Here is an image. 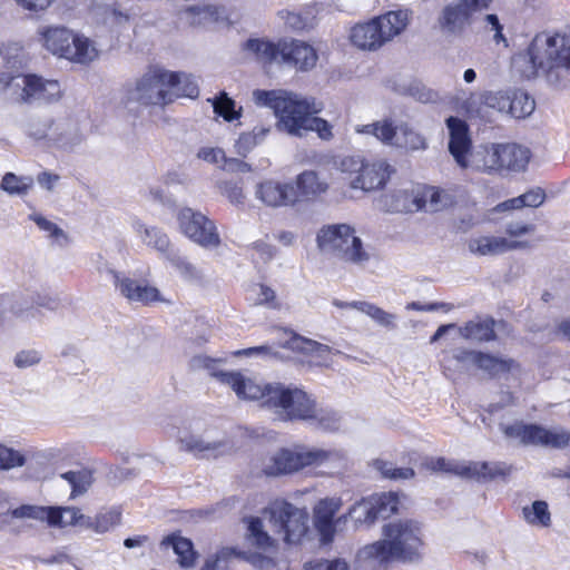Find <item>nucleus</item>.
<instances>
[{"mask_svg":"<svg viewBox=\"0 0 570 570\" xmlns=\"http://www.w3.org/2000/svg\"><path fill=\"white\" fill-rule=\"evenodd\" d=\"M222 383L232 387L238 399L261 401L282 423L306 422L323 428L345 423L336 410L322 406L316 399L296 384L257 382L239 372H213Z\"/></svg>","mask_w":570,"mask_h":570,"instance_id":"obj_1","label":"nucleus"},{"mask_svg":"<svg viewBox=\"0 0 570 570\" xmlns=\"http://www.w3.org/2000/svg\"><path fill=\"white\" fill-rule=\"evenodd\" d=\"M513 68L525 79L540 73L556 87L570 83V33L540 32L530 42L525 52L512 59Z\"/></svg>","mask_w":570,"mask_h":570,"instance_id":"obj_2","label":"nucleus"},{"mask_svg":"<svg viewBox=\"0 0 570 570\" xmlns=\"http://www.w3.org/2000/svg\"><path fill=\"white\" fill-rule=\"evenodd\" d=\"M383 535L384 539L364 548L366 557L380 563L413 562L422 558L425 543L420 522L412 519L389 522L383 527Z\"/></svg>","mask_w":570,"mask_h":570,"instance_id":"obj_3","label":"nucleus"},{"mask_svg":"<svg viewBox=\"0 0 570 570\" xmlns=\"http://www.w3.org/2000/svg\"><path fill=\"white\" fill-rule=\"evenodd\" d=\"M254 100L257 105L269 107L277 117V128L295 137L304 136V126L309 116L322 110L313 97H305L285 90H255Z\"/></svg>","mask_w":570,"mask_h":570,"instance_id":"obj_4","label":"nucleus"},{"mask_svg":"<svg viewBox=\"0 0 570 570\" xmlns=\"http://www.w3.org/2000/svg\"><path fill=\"white\" fill-rule=\"evenodd\" d=\"M446 127L450 134L449 151L460 167H472L484 173L499 170L497 145L481 146L470 153L471 139L466 122L451 116L446 119Z\"/></svg>","mask_w":570,"mask_h":570,"instance_id":"obj_5","label":"nucleus"},{"mask_svg":"<svg viewBox=\"0 0 570 570\" xmlns=\"http://www.w3.org/2000/svg\"><path fill=\"white\" fill-rule=\"evenodd\" d=\"M39 35L48 51L71 62L88 65L98 58L99 51L92 40L66 27H43Z\"/></svg>","mask_w":570,"mask_h":570,"instance_id":"obj_6","label":"nucleus"},{"mask_svg":"<svg viewBox=\"0 0 570 570\" xmlns=\"http://www.w3.org/2000/svg\"><path fill=\"white\" fill-rule=\"evenodd\" d=\"M321 252L355 265H364L370 261L363 242L355 235V229L347 224H333L320 229L316 237Z\"/></svg>","mask_w":570,"mask_h":570,"instance_id":"obj_7","label":"nucleus"},{"mask_svg":"<svg viewBox=\"0 0 570 570\" xmlns=\"http://www.w3.org/2000/svg\"><path fill=\"white\" fill-rule=\"evenodd\" d=\"M409 22L407 11H390L351 30V41L363 50H375L400 35Z\"/></svg>","mask_w":570,"mask_h":570,"instance_id":"obj_8","label":"nucleus"},{"mask_svg":"<svg viewBox=\"0 0 570 570\" xmlns=\"http://www.w3.org/2000/svg\"><path fill=\"white\" fill-rule=\"evenodd\" d=\"M176 76L163 68H150L135 85L126 88L125 104L129 107L131 104L140 106H159L164 107L170 104L171 94L168 86Z\"/></svg>","mask_w":570,"mask_h":570,"instance_id":"obj_9","label":"nucleus"},{"mask_svg":"<svg viewBox=\"0 0 570 570\" xmlns=\"http://www.w3.org/2000/svg\"><path fill=\"white\" fill-rule=\"evenodd\" d=\"M358 134L371 135L384 145L404 148L407 150H420L426 148L425 138L415 131L407 124L394 126L392 120L383 119L367 125L355 127Z\"/></svg>","mask_w":570,"mask_h":570,"instance_id":"obj_10","label":"nucleus"},{"mask_svg":"<svg viewBox=\"0 0 570 570\" xmlns=\"http://www.w3.org/2000/svg\"><path fill=\"white\" fill-rule=\"evenodd\" d=\"M421 468L432 473H446L460 476L493 480L510 475L512 468L504 463L471 462L466 465L446 460L443 456H426Z\"/></svg>","mask_w":570,"mask_h":570,"instance_id":"obj_11","label":"nucleus"},{"mask_svg":"<svg viewBox=\"0 0 570 570\" xmlns=\"http://www.w3.org/2000/svg\"><path fill=\"white\" fill-rule=\"evenodd\" d=\"M492 0H452L439 12L436 22L446 36H460L472 23L473 16L487 9Z\"/></svg>","mask_w":570,"mask_h":570,"instance_id":"obj_12","label":"nucleus"},{"mask_svg":"<svg viewBox=\"0 0 570 570\" xmlns=\"http://www.w3.org/2000/svg\"><path fill=\"white\" fill-rule=\"evenodd\" d=\"M179 230L195 244L207 248L220 245V236L215 223L203 213L190 207H183L177 212Z\"/></svg>","mask_w":570,"mask_h":570,"instance_id":"obj_13","label":"nucleus"},{"mask_svg":"<svg viewBox=\"0 0 570 570\" xmlns=\"http://www.w3.org/2000/svg\"><path fill=\"white\" fill-rule=\"evenodd\" d=\"M274 532L283 535L287 544H297L308 532V515L289 502H282L271 509Z\"/></svg>","mask_w":570,"mask_h":570,"instance_id":"obj_14","label":"nucleus"},{"mask_svg":"<svg viewBox=\"0 0 570 570\" xmlns=\"http://www.w3.org/2000/svg\"><path fill=\"white\" fill-rule=\"evenodd\" d=\"M400 498L395 492H383L363 498L348 511L356 524L371 525L377 520H386L399 511Z\"/></svg>","mask_w":570,"mask_h":570,"instance_id":"obj_15","label":"nucleus"},{"mask_svg":"<svg viewBox=\"0 0 570 570\" xmlns=\"http://www.w3.org/2000/svg\"><path fill=\"white\" fill-rule=\"evenodd\" d=\"M327 459L324 451H293L281 449L269 458L268 463L264 465L263 472L268 476H278L292 474L306 466L320 465Z\"/></svg>","mask_w":570,"mask_h":570,"instance_id":"obj_16","label":"nucleus"},{"mask_svg":"<svg viewBox=\"0 0 570 570\" xmlns=\"http://www.w3.org/2000/svg\"><path fill=\"white\" fill-rule=\"evenodd\" d=\"M484 102L488 107L507 111L518 119L529 117L535 109L534 99L522 90H515L511 95L489 92L484 96Z\"/></svg>","mask_w":570,"mask_h":570,"instance_id":"obj_17","label":"nucleus"},{"mask_svg":"<svg viewBox=\"0 0 570 570\" xmlns=\"http://www.w3.org/2000/svg\"><path fill=\"white\" fill-rule=\"evenodd\" d=\"M21 87L19 98L24 102H53L61 97V86L57 80H45L36 75H24L17 83Z\"/></svg>","mask_w":570,"mask_h":570,"instance_id":"obj_18","label":"nucleus"},{"mask_svg":"<svg viewBox=\"0 0 570 570\" xmlns=\"http://www.w3.org/2000/svg\"><path fill=\"white\" fill-rule=\"evenodd\" d=\"M255 196L269 207L293 206L297 202V190L293 184L274 179L259 183Z\"/></svg>","mask_w":570,"mask_h":570,"instance_id":"obj_19","label":"nucleus"},{"mask_svg":"<svg viewBox=\"0 0 570 570\" xmlns=\"http://www.w3.org/2000/svg\"><path fill=\"white\" fill-rule=\"evenodd\" d=\"M508 438H518L524 444H541L562 449L570 445L567 430H504Z\"/></svg>","mask_w":570,"mask_h":570,"instance_id":"obj_20","label":"nucleus"},{"mask_svg":"<svg viewBox=\"0 0 570 570\" xmlns=\"http://www.w3.org/2000/svg\"><path fill=\"white\" fill-rule=\"evenodd\" d=\"M55 122L48 116H30L23 127L26 135L45 146L68 148L69 144L56 132Z\"/></svg>","mask_w":570,"mask_h":570,"instance_id":"obj_21","label":"nucleus"},{"mask_svg":"<svg viewBox=\"0 0 570 570\" xmlns=\"http://www.w3.org/2000/svg\"><path fill=\"white\" fill-rule=\"evenodd\" d=\"M342 505L338 498H326L317 502L314 508V523L315 528L325 543L331 542L335 534L334 518L340 511Z\"/></svg>","mask_w":570,"mask_h":570,"instance_id":"obj_22","label":"nucleus"},{"mask_svg":"<svg viewBox=\"0 0 570 570\" xmlns=\"http://www.w3.org/2000/svg\"><path fill=\"white\" fill-rule=\"evenodd\" d=\"M281 61L298 70H308L317 61L315 49L299 40L281 43Z\"/></svg>","mask_w":570,"mask_h":570,"instance_id":"obj_23","label":"nucleus"},{"mask_svg":"<svg viewBox=\"0 0 570 570\" xmlns=\"http://www.w3.org/2000/svg\"><path fill=\"white\" fill-rule=\"evenodd\" d=\"M391 173V166L385 161L363 163L361 173L351 179L350 185L354 189L374 190L385 185Z\"/></svg>","mask_w":570,"mask_h":570,"instance_id":"obj_24","label":"nucleus"},{"mask_svg":"<svg viewBox=\"0 0 570 570\" xmlns=\"http://www.w3.org/2000/svg\"><path fill=\"white\" fill-rule=\"evenodd\" d=\"M283 346L285 348L309 356V362L316 366L327 365L330 362V346L303 337L298 334L291 333L289 338L285 341Z\"/></svg>","mask_w":570,"mask_h":570,"instance_id":"obj_25","label":"nucleus"},{"mask_svg":"<svg viewBox=\"0 0 570 570\" xmlns=\"http://www.w3.org/2000/svg\"><path fill=\"white\" fill-rule=\"evenodd\" d=\"M527 242L510 240L498 236H481L469 240L468 247L472 254L480 256H493L513 249L524 248Z\"/></svg>","mask_w":570,"mask_h":570,"instance_id":"obj_26","label":"nucleus"},{"mask_svg":"<svg viewBox=\"0 0 570 570\" xmlns=\"http://www.w3.org/2000/svg\"><path fill=\"white\" fill-rule=\"evenodd\" d=\"M234 558L246 559L247 561L258 567H264L265 564H274L271 558L259 553L246 556V553L238 552L233 548H223L215 554L214 558L208 559L200 570H226L229 562Z\"/></svg>","mask_w":570,"mask_h":570,"instance_id":"obj_27","label":"nucleus"},{"mask_svg":"<svg viewBox=\"0 0 570 570\" xmlns=\"http://www.w3.org/2000/svg\"><path fill=\"white\" fill-rule=\"evenodd\" d=\"M160 547L165 549L171 547L180 567L191 568L196 564L198 552L195 550L191 540L183 537L179 531L164 537Z\"/></svg>","mask_w":570,"mask_h":570,"instance_id":"obj_28","label":"nucleus"},{"mask_svg":"<svg viewBox=\"0 0 570 570\" xmlns=\"http://www.w3.org/2000/svg\"><path fill=\"white\" fill-rule=\"evenodd\" d=\"M497 151L499 156V170H523L530 159L529 149L517 144H498Z\"/></svg>","mask_w":570,"mask_h":570,"instance_id":"obj_29","label":"nucleus"},{"mask_svg":"<svg viewBox=\"0 0 570 570\" xmlns=\"http://www.w3.org/2000/svg\"><path fill=\"white\" fill-rule=\"evenodd\" d=\"M135 230L147 247L155 249L165 259L175 249L168 235L159 227L137 223Z\"/></svg>","mask_w":570,"mask_h":570,"instance_id":"obj_30","label":"nucleus"},{"mask_svg":"<svg viewBox=\"0 0 570 570\" xmlns=\"http://www.w3.org/2000/svg\"><path fill=\"white\" fill-rule=\"evenodd\" d=\"M189 24L208 28L225 19V10L215 4L189 6L184 10Z\"/></svg>","mask_w":570,"mask_h":570,"instance_id":"obj_31","label":"nucleus"},{"mask_svg":"<svg viewBox=\"0 0 570 570\" xmlns=\"http://www.w3.org/2000/svg\"><path fill=\"white\" fill-rule=\"evenodd\" d=\"M328 184L314 170H304L296 177L297 197L316 198L328 190Z\"/></svg>","mask_w":570,"mask_h":570,"instance_id":"obj_32","label":"nucleus"},{"mask_svg":"<svg viewBox=\"0 0 570 570\" xmlns=\"http://www.w3.org/2000/svg\"><path fill=\"white\" fill-rule=\"evenodd\" d=\"M495 321L491 317H476L460 327V334L465 340L489 342L495 338Z\"/></svg>","mask_w":570,"mask_h":570,"instance_id":"obj_33","label":"nucleus"},{"mask_svg":"<svg viewBox=\"0 0 570 570\" xmlns=\"http://www.w3.org/2000/svg\"><path fill=\"white\" fill-rule=\"evenodd\" d=\"M247 521V540L258 550L271 551L276 548V541L264 530L261 518L249 517Z\"/></svg>","mask_w":570,"mask_h":570,"instance_id":"obj_34","label":"nucleus"},{"mask_svg":"<svg viewBox=\"0 0 570 570\" xmlns=\"http://www.w3.org/2000/svg\"><path fill=\"white\" fill-rule=\"evenodd\" d=\"M121 514V510L116 507L101 510L94 518L86 519V528L97 533H105L120 523Z\"/></svg>","mask_w":570,"mask_h":570,"instance_id":"obj_35","label":"nucleus"},{"mask_svg":"<svg viewBox=\"0 0 570 570\" xmlns=\"http://www.w3.org/2000/svg\"><path fill=\"white\" fill-rule=\"evenodd\" d=\"M170 73L176 76V79L171 81L173 85L168 86L169 94H171L170 104L179 97H187L191 99L198 97L199 88L194 77L183 72L170 71Z\"/></svg>","mask_w":570,"mask_h":570,"instance_id":"obj_36","label":"nucleus"},{"mask_svg":"<svg viewBox=\"0 0 570 570\" xmlns=\"http://www.w3.org/2000/svg\"><path fill=\"white\" fill-rule=\"evenodd\" d=\"M421 200L423 205L420 207L428 212H439L454 203V197L449 191L435 187L424 189Z\"/></svg>","mask_w":570,"mask_h":570,"instance_id":"obj_37","label":"nucleus"},{"mask_svg":"<svg viewBox=\"0 0 570 570\" xmlns=\"http://www.w3.org/2000/svg\"><path fill=\"white\" fill-rule=\"evenodd\" d=\"M245 48L255 55V57L262 62H282L281 61V45L275 46L273 42L249 39L246 42Z\"/></svg>","mask_w":570,"mask_h":570,"instance_id":"obj_38","label":"nucleus"},{"mask_svg":"<svg viewBox=\"0 0 570 570\" xmlns=\"http://www.w3.org/2000/svg\"><path fill=\"white\" fill-rule=\"evenodd\" d=\"M352 305L354 306V309H357L361 313L367 315L379 325L390 330H394L396 327V316L394 314L389 313L381 307L365 301Z\"/></svg>","mask_w":570,"mask_h":570,"instance_id":"obj_39","label":"nucleus"},{"mask_svg":"<svg viewBox=\"0 0 570 570\" xmlns=\"http://www.w3.org/2000/svg\"><path fill=\"white\" fill-rule=\"evenodd\" d=\"M61 478L71 485L70 498H77L86 493L94 481L92 472L89 469L68 471L62 473Z\"/></svg>","mask_w":570,"mask_h":570,"instance_id":"obj_40","label":"nucleus"},{"mask_svg":"<svg viewBox=\"0 0 570 570\" xmlns=\"http://www.w3.org/2000/svg\"><path fill=\"white\" fill-rule=\"evenodd\" d=\"M524 520L531 525L548 528L551 525V513L548 503L542 500L534 501L531 507L522 509Z\"/></svg>","mask_w":570,"mask_h":570,"instance_id":"obj_41","label":"nucleus"},{"mask_svg":"<svg viewBox=\"0 0 570 570\" xmlns=\"http://www.w3.org/2000/svg\"><path fill=\"white\" fill-rule=\"evenodd\" d=\"M512 361L500 358L488 353L479 352L476 366L490 376H498L511 368Z\"/></svg>","mask_w":570,"mask_h":570,"instance_id":"obj_42","label":"nucleus"},{"mask_svg":"<svg viewBox=\"0 0 570 570\" xmlns=\"http://www.w3.org/2000/svg\"><path fill=\"white\" fill-rule=\"evenodd\" d=\"M207 101L212 105L214 112L226 121H233L240 117V112L235 109V101L225 91L208 98Z\"/></svg>","mask_w":570,"mask_h":570,"instance_id":"obj_43","label":"nucleus"},{"mask_svg":"<svg viewBox=\"0 0 570 570\" xmlns=\"http://www.w3.org/2000/svg\"><path fill=\"white\" fill-rule=\"evenodd\" d=\"M184 277L185 279L193 281L200 278V273L186 257L181 256L174 249L166 258Z\"/></svg>","mask_w":570,"mask_h":570,"instance_id":"obj_44","label":"nucleus"},{"mask_svg":"<svg viewBox=\"0 0 570 570\" xmlns=\"http://www.w3.org/2000/svg\"><path fill=\"white\" fill-rule=\"evenodd\" d=\"M30 177H18L13 173H7L1 181V188L10 195H23L32 186Z\"/></svg>","mask_w":570,"mask_h":570,"instance_id":"obj_45","label":"nucleus"},{"mask_svg":"<svg viewBox=\"0 0 570 570\" xmlns=\"http://www.w3.org/2000/svg\"><path fill=\"white\" fill-rule=\"evenodd\" d=\"M108 273L111 276L116 289L119 291V293L129 302H132L139 282L112 269H110Z\"/></svg>","mask_w":570,"mask_h":570,"instance_id":"obj_46","label":"nucleus"},{"mask_svg":"<svg viewBox=\"0 0 570 570\" xmlns=\"http://www.w3.org/2000/svg\"><path fill=\"white\" fill-rule=\"evenodd\" d=\"M375 465L383 476L392 480L412 479L415 475V472L412 468H395L385 461H376Z\"/></svg>","mask_w":570,"mask_h":570,"instance_id":"obj_47","label":"nucleus"},{"mask_svg":"<svg viewBox=\"0 0 570 570\" xmlns=\"http://www.w3.org/2000/svg\"><path fill=\"white\" fill-rule=\"evenodd\" d=\"M411 96L423 104H439L443 101L441 95L422 83H414L410 87Z\"/></svg>","mask_w":570,"mask_h":570,"instance_id":"obj_48","label":"nucleus"},{"mask_svg":"<svg viewBox=\"0 0 570 570\" xmlns=\"http://www.w3.org/2000/svg\"><path fill=\"white\" fill-rule=\"evenodd\" d=\"M26 458L19 451L0 444V470L22 466Z\"/></svg>","mask_w":570,"mask_h":570,"instance_id":"obj_49","label":"nucleus"},{"mask_svg":"<svg viewBox=\"0 0 570 570\" xmlns=\"http://www.w3.org/2000/svg\"><path fill=\"white\" fill-rule=\"evenodd\" d=\"M304 127V135L308 131H316L323 140H330L333 137L331 124L323 118L314 117V115L309 116Z\"/></svg>","mask_w":570,"mask_h":570,"instance_id":"obj_50","label":"nucleus"},{"mask_svg":"<svg viewBox=\"0 0 570 570\" xmlns=\"http://www.w3.org/2000/svg\"><path fill=\"white\" fill-rule=\"evenodd\" d=\"M30 218L37 224V226L48 233L49 237L56 239L61 244V242L67 240V235L65 232L58 227L55 223L48 220L46 217L35 214L31 215Z\"/></svg>","mask_w":570,"mask_h":570,"instance_id":"obj_51","label":"nucleus"},{"mask_svg":"<svg viewBox=\"0 0 570 570\" xmlns=\"http://www.w3.org/2000/svg\"><path fill=\"white\" fill-rule=\"evenodd\" d=\"M158 301H161V297L159 291L156 287L138 283L134 295V303L148 305Z\"/></svg>","mask_w":570,"mask_h":570,"instance_id":"obj_52","label":"nucleus"},{"mask_svg":"<svg viewBox=\"0 0 570 570\" xmlns=\"http://www.w3.org/2000/svg\"><path fill=\"white\" fill-rule=\"evenodd\" d=\"M42 360V354L37 350H22L14 355L13 364L20 368H27L39 364Z\"/></svg>","mask_w":570,"mask_h":570,"instance_id":"obj_53","label":"nucleus"},{"mask_svg":"<svg viewBox=\"0 0 570 570\" xmlns=\"http://www.w3.org/2000/svg\"><path fill=\"white\" fill-rule=\"evenodd\" d=\"M218 188L232 204L239 205L244 203L245 195L238 184L234 181H220Z\"/></svg>","mask_w":570,"mask_h":570,"instance_id":"obj_54","label":"nucleus"},{"mask_svg":"<svg viewBox=\"0 0 570 570\" xmlns=\"http://www.w3.org/2000/svg\"><path fill=\"white\" fill-rule=\"evenodd\" d=\"M303 570H348V564L340 559L331 561L318 559L306 562Z\"/></svg>","mask_w":570,"mask_h":570,"instance_id":"obj_55","label":"nucleus"},{"mask_svg":"<svg viewBox=\"0 0 570 570\" xmlns=\"http://www.w3.org/2000/svg\"><path fill=\"white\" fill-rule=\"evenodd\" d=\"M364 160L360 156H347L341 159L338 168L342 173L350 175V180L358 175L363 168Z\"/></svg>","mask_w":570,"mask_h":570,"instance_id":"obj_56","label":"nucleus"},{"mask_svg":"<svg viewBox=\"0 0 570 570\" xmlns=\"http://www.w3.org/2000/svg\"><path fill=\"white\" fill-rule=\"evenodd\" d=\"M197 157L207 163L214 164L222 168V165L226 160V156L223 149L213 147H203L198 150Z\"/></svg>","mask_w":570,"mask_h":570,"instance_id":"obj_57","label":"nucleus"},{"mask_svg":"<svg viewBox=\"0 0 570 570\" xmlns=\"http://www.w3.org/2000/svg\"><path fill=\"white\" fill-rule=\"evenodd\" d=\"M257 289H258V292H257V298H256L255 304L265 305L268 308H273V309L279 308L281 305L276 299L275 292L271 287L261 284L257 286Z\"/></svg>","mask_w":570,"mask_h":570,"instance_id":"obj_58","label":"nucleus"},{"mask_svg":"<svg viewBox=\"0 0 570 570\" xmlns=\"http://www.w3.org/2000/svg\"><path fill=\"white\" fill-rule=\"evenodd\" d=\"M19 78H24V75L12 76L8 72H0V92L9 91L12 96H19L21 92L20 83H17Z\"/></svg>","mask_w":570,"mask_h":570,"instance_id":"obj_59","label":"nucleus"},{"mask_svg":"<svg viewBox=\"0 0 570 570\" xmlns=\"http://www.w3.org/2000/svg\"><path fill=\"white\" fill-rule=\"evenodd\" d=\"M12 515L14 518H27L42 521L43 507L22 504L12 510Z\"/></svg>","mask_w":570,"mask_h":570,"instance_id":"obj_60","label":"nucleus"},{"mask_svg":"<svg viewBox=\"0 0 570 570\" xmlns=\"http://www.w3.org/2000/svg\"><path fill=\"white\" fill-rule=\"evenodd\" d=\"M42 521L51 527H65L63 507H43Z\"/></svg>","mask_w":570,"mask_h":570,"instance_id":"obj_61","label":"nucleus"},{"mask_svg":"<svg viewBox=\"0 0 570 570\" xmlns=\"http://www.w3.org/2000/svg\"><path fill=\"white\" fill-rule=\"evenodd\" d=\"M478 351L472 350H458L453 354V358L465 370L475 367L478 362Z\"/></svg>","mask_w":570,"mask_h":570,"instance_id":"obj_62","label":"nucleus"},{"mask_svg":"<svg viewBox=\"0 0 570 570\" xmlns=\"http://www.w3.org/2000/svg\"><path fill=\"white\" fill-rule=\"evenodd\" d=\"M522 200V207H539L543 204L546 194L541 188L531 189L522 195H520Z\"/></svg>","mask_w":570,"mask_h":570,"instance_id":"obj_63","label":"nucleus"},{"mask_svg":"<svg viewBox=\"0 0 570 570\" xmlns=\"http://www.w3.org/2000/svg\"><path fill=\"white\" fill-rule=\"evenodd\" d=\"M66 525H81L86 528V519L79 508L76 507H63V518Z\"/></svg>","mask_w":570,"mask_h":570,"instance_id":"obj_64","label":"nucleus"}]
</instances>
